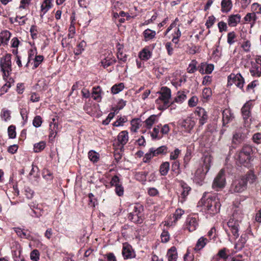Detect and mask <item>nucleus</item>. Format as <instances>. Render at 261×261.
<instances>
[{"label": "nucleus", "instance_id": "1", "mask_svg": "<svg viewBox=\"0 0 261 261\" xmlns=\"http://www.w3.org/2000/svg\"><path fill=\"white\" fill-rule=\"evenodd\" d=\"M219 196L218 194H214L205 198V196L203 195L198 202V205L202 206L203 210L210 215H213L217 214L219 212L221 207Z\"/></svg>", "mask_w": 261, "mask_h": 261}, {"label": "nucleus", "instance_id": "2", "mask_svg": "<svg viewBox=\"0 0 261 261\" xmlns=\"http://www.w3.org/2000/svg\"><path fill=\"white\" fill-rule=\"evenodd\" d=\"M243 213L242 208L237 206L234 208L232 215L227 222V225L234 239L239 236V222L241 221Z\"/></svg>", "mask_w": 261, "mask_h": 261}, {"label": "nucleus", "instance_id": "3", "mask_svg": "<svg viewBox=\"0 0 261 261\" xmlns=\"http://www.w3.org/2000/svg\"><path fill=\"white\" fill-rule=\"evenodd\" d=\"M212 157L208 154L203 155L200 161L199 167L195 173V179L197 182L201 181L205 177L211 167Z\"/></svg>", "mask_w": 261, "mask_h": 261}, {"label": "nucleus", "instance_id": "4", "mask_svg": "<svg viewBox=\"0 0 261 261\" xmlns=\"http://www.w3.org/2000/svg\"><path fill=\"white\" fill-rule=\"evenodd\" d=\"M159 93L160 95L156 99L155 102L159 105V110H164L172 104L170 101L171 97V90L167 87H163Z\"/></svg>", "mask_w": 261, "mask_h": 261}, {"label": "nucleus", "instance_id": "5", "mask_svg": "<svg viewBox=\"0 0 261 261\" xmlns=\"http://www.w3.org/2000/svg\"><path fill=\"white\" fill-rule=\"evenodd\" d=\"M253 152L252 147L249 144H244L242 149L237 155V162L245 167L249 166L251 154Z\"/></svg>", "mask_w": 261, "mask_h": 261}, {"label": "nucleus", "instance_id": "6", "mask_svg": "<svg viewBox=\"0 0 261 261\" xmlns=\"http://www.w3.org/2000/svg\"><path fill=\"white\" fill-rule=\"evenodd\" d=\"M143 207L141 205L136 204L133 206L132 212L128 215V219L133 222L140 224L143 222L142 211Z\"/></svg>", "mask_w": 261, "mask_h": 261}, {"label": "nucleus", "instance_id": "7", "mask_svg": "<svg viewBox=\"0 0 261 261\" xmlns=\"http://www.w3.org/2000/svg\"><path fill=\"white\" fill-rule=\"evenodd\" d=\"M0 65L1 70L3 73L4 78L5 79L6 77H8L10 73L12 71L10 55H7L3 58H1Z\"/></svg>", "mask_w": 261, "mask_h": 261}, {"label": "nucleus", "instance_id": "8", "mask_svg": "<svg viewBox=\"0 0 261 261\" xmlns=\"http://www.w3.org/2000/svg\"><path fill=\"white\" fill-rule=\"evenodd\" d=\"M253 108V105L250 100L247 101L245 102L241 109V115L245 125H249L250 123L249 120L251 119V110Z\"/></svg>", "mask_w": 261, "mask_h": 261}, {"label": "nucleus", "instance_id": "9", "mask_svg": "<svg viewBox=\"0 0 261 261\" xmlns=\"http://www.w3.org/2000/svg\"><path fill=\"white\" fill-rule=\"evenodd\" d=\"M225 171L224 169H221L214 178L212 184V188L216 191H219L223 189L225 186Z\"/></svg>", "mask_w": 261, "mask_h": 261}, {"label": "nucleus", "instance_id": "10", "mask_svg": "<svg viewBox=\"0 0 261 261\" xmlns=\"http://www.w3.org/2000/svg\"><path fill=\"white\" fill-rule=\"evenodd\" d=\"M247 189L246 180L241 177L235 180L232 183L230 187V191L232 193H241Z\"/></svg>", "mask_w": 261, "mask_h": 261}, {"label": "nucleus", "instance_id": "11", "mask_svg": "<svg viewBox=\"0 0 261 261\" xmlns=\"http://www.w3.org/2000/svg\"><path fill=\"white\" fill-rule=\"evenodd\" d=\"M228 85L234 84L240 89H243L244 84V79L240 73L237 74L231 73L227 78Z\"/></svg>", "mask_w": 261, "mask_h": 261}, {"label": "nucleus", "instance_id": "12", "mask_svg": "<svg viewBox=\"0 0 261 261\" xmlns=\"http://www.w3.org/2000/svg\"><path fill=\"white\" fill-rule=\"evenodd\" d=\"M198 226V219L197 216H189L186 221V228L190 232L195 230Z\"/></svg>", "mask_w": 261, "mask_h": 261}, {"label": "nucleus", "instance_id": "13", "mask_svg": "<svg viewBox=\"0 0 261 261\" xmlns=\"http://www.w3.org/2000/svg\"><path fill=\"white\" fill-rule=\"evenodd\" d=\"M234 117L233 114L230 109H226L224 110L222 112L223 125L225 126L227 124L232 121Z\"/></svg>", "mask_w": 261, "mask_h": 261}, {"label": "nucleus", "instance_id": "14", "mask_svg": "<svg viewBox=\"0 0 261 261\" xmlns=\"http://www.w3.org/2000/svg\"><path fill=\"white\" fill-rule=\"evenodd\" d=\"M122 254L125 259L132 258L135 256V254L133 252L132 247L128 245L123 246Z\"/></svg>", "mask_w": 261, "mask_h": 261}, {"label": "nucleus", "instance_id": "15", "mask_svg": "<svg viewBox=\"0 0 261 261\" xmlns=\"http://www.w3.org/2000/svg\"><path fill=\"white\" fill-rule=\"evenodd\" d=\"M196 113L198 116L199 123L202 125L205 123L208 117L205 110L202 108H197Z\"/></svg>", "mask_w": 261, "mask_h": 261}, {"label": "nucleus", "instance_id": "16", "mask_svg": "<svg viewBox=\"0 0 261 261\" xmlns=\"http://www.w3.org/2000/svg\"><path fill=\"white\" fill-rule=\"evenodd\" d=\"M195 124V122L193 119L191 117H188L181 123V126L185 128V130L190 132V130L194 127Z\"/></svg>", "mask_w": 261, "mask_h": 261}, {"label": "nucleus", "instance_id": "17", "mask_svg": "<svg viewBox=\"0 0 261 261\" xmlns=\"http://www.w3.org/2000/svg\"><path fill=\"white\" fill-rule=\"evenodd\" d=\"M249 71L253 77H259L261 76V67L254 62H251Z\"/></svg>", "mask_w": 261, "mask_h": 261}, {"label": "nucleus", "instance_id": "18", "mask_svg": "<svg viewBox=\"0 0 261 261\" xmlns=\"http://www.w3.org/2000/svg\"><path fill=\"white\" fill-rule=\"evenodd\" d=\"M22 248L19 244H16V250L13 251L14 261H24V257L21 255Z\"/></svg>", "mask_w": 261, "mask_h": 261}, {"label": "nucleus", "instance_id": "19", "mask_svg": "<svg viewBox=\"0 0 261 261\" xmlns=\"http://www.w3.org/2000/svg\"><path fill=\"white\" fill-rule=\"evenodd\" d=\"M53 0H44L41 6V12L42 14H40V17L42 18L43 15L52 7V2Z\"/></svg>", "mask_w": 261, "mask_h": 261}, {"label": "nucleus", "instance_id": "20", "mask_svg": "<svg viewBox=\"0 0 261 261\" xmlns=\"http://www.w3.org/2000/svg\"><path fill=\"white\" fill-rule=\"evenodd\" d=\"M244 140L243 134L240 131H236L233 133L231 142L232 144L238 145Z\"/></svg>", "mask_w": 261, "mask_h": 261}, {"label": "nucleus", "instance_id": "21", "mask_svg": "<svg viewBox=\"0 0 261 261\" xmlns=\"http://www.w3.org/2000/svg\"><path fill=\"white\" fill-rule=\"evenodd\" d=\"M11 33L8 31H4L0 33V46L6 45L10 38Z\"/></svg>", "mask_w": 261, "mask_h": 261}, {"label": "nucleus", "instance_id": "22", "mask_svg": "<svg viewBox=\"0 0 261 261\" xmlns=\"http://www.w3.org/2000/svg\"><path fill=\"white\" fill-rule=\"evenodd\" d=\"M56 120V119L55 118H53L52 119V121L49 124L50 134L49 137L50 138H55L57 133L58 125L56 122H55Z\"/></svg>", "mask_w": 261, "mask_h": 261}, {"label": "nucleus", "instance_id": "23", "mask_svg": "<svg viewBox=\"0 0 261 261\" xmlns=\"http://www.w3.org/2000/svg\"><path fill=\"white\" fill-rule=\"evenodd\" d=\"M241 15L240 14L231 15L228 19V24L230 27H235L240 21Z\"/></svg>", "mask_w": 261, "mask_h": 261}, {"label": "nucleus", "instance_id": "24", "mask_svg": "<svg viewBox=\"0 0 261 261\" xmlns=\"http://www.w3.org/2000/svg\"><path fill=\"white\" fill-rule=\"evenodd\" d=\"M118 141L122 146L126 144L128 141V132L126 130L121 132L117 137Z\"/></svg>", "mask_w": 261, "mask_h": 261}, {"label": "nucleus", "instance_id": "25", "mask_svg": "<svg viewBox=\"0 0 261 261\" xmlns=\"http://www.w3.org/2000/svg\"><path fill=\"white\" fill-rule=\"evenodd\" d=\"M221 5V11L223 13L228 12L232 7V4L231 0H222Z\"/></svg>", "mask_w": 261, "mask_h": 261}, {"label": "nucleus", "instance_id": "26", "mask_svg": "<svg viewBox=\"0 0 261 261\" xmlns=\"http://www.w3.org/2000/svg\"><path fill=\"white\" fill-rule=\"evenodd\" d=\"M152 55V53L148 48H144L140 53L139 57L142 60L147 61L149 59Z\"/></svg>", "mask_w": 261, "mask_h": 261}, {"label": "nucleus", "instance_id": "27", "mask_svg": "<svg viewBox=\"0 0 261 261\" xmlns=\"http://www.w3.org/2000/svg\"><path fill=\"white\" fill-rule=\"evenodd\" d=\"M181 186L182 188V192L180 197L182 199V200H181L182 202L185 200L186 197L188 195L189 193L191 190V188L185 182L181 183Z\"/></svg>", "mask_w": 261, "mask_h": 261}, {"label": "nucleus", "instance_id": "28", "mask_svg": "<svg viewBox=\"0 0 261 261\" xmlns=\"http://www.w3.org/2000/svg\"><path fill=\"white\" fill-rule=\"evenodd\" d=\"M167 257L169 261H176L177 257V253L175 247H171L167 252Z\"/></svg>", "mask_w": 261, "mask_h": 261}, {"label": "nucleus", "instance_id": "29", "mask_svg": "<svg viewBox=\"0 0 261 261\" xmlns=\"http://www.w3.org/2000/svg\"><path fill=\"white\" fill-rule=\"evenodd\" d=\"M207 242V239L204 237L200 238L196 243L194 248L195 250L199 251L202 249L205 246Z\"/></svg>", "mask_w": 261, "mask_h": 261}, {"label": "nucleus", "instance_id": "30", "mask_svg": "<svg viewBox=\"0 0 261 261\" xmlns=\"http://www.w3.org/2000/svg\"><path fill=\"white\" fill-rule=\"evenodd\" d=\"M101 89L99 86L94 87L92 89V98L98 101L101 100Z\"/></svg>", "mask_w": 261, "mask_h": 261}, {"label": "nucleus", "instance_id": "31", "mask_svg": "<svg viewBox=\"0 0 261 261\" xmlns=\"http://www.w3.org/2000/svg\"><path fill=\"white\" fill-rule=\"evenodd\" d=\"M244 178L246 180V184L248 181L249 184H252L255 182L256 180V176L254 174V172L252 170H250L245 176L242 177Z\"/></svg>", "mask_w": 261, "mask_h": 261}, {"label": "nucleus", "instance_id": "32", "mask_svg": "<svg viewBox=\"0 0 261 261\" xmlns=\"http://www.w3.org/2000/svg\"><path fill=\"white\" fill-rule=\"evenodd\" d=\"M14 231L18 236L21 238L31 239L32 238L30 233H27V231L22 230L20 228H14Z\"/></svg>", "mask_w": 261, "mask_h": 261}, {"label": "nucleus", "instance_id": "33", "mask_svg": "<svg viewBox=\"0 0 261 261\" xmlns=\"http://www.w3.org/2000/svg\"><path fill=\"white\" fill-rule=\"evenodd\" d=\"M256 19L257 17L255 13H248L244 17L245 21L250 22L251 27H252L254 25Z\"/></svg>", "mask_w": 261, "mask_h": 261}, {"label": "nucleus", "instance_id": "34", "mask_svg": "<svg viewBox=\"0 0 261 261\" xmlns=\"http://www.w3.org/2000/svg\"><path fill=\"white\" fill-rule=\"evenodd\" d=\"M115 62V59L113 58L111 55L101 60V63L103 67L106 68L114 64Z\"/></svg>", "mask_w": 261, "mask_h": 261}, {"label": "nucleus", "instance_id": "35", "mask_svg": "<svg viewBox=\"0 0 261 261\" xmlns=\"http://www.w3.org/2000/svg\"><path fill=\"white\" fill-rule=\"evenodd\" d=\"M156 33L154 31L147 29L143 32V35L145 41L150 40L154 38L155 36Z\"/></svg>", "mask_w": 261, "mask_h": 261}, {"label": "nucleus", "instance_id": "36", "mask_svg": "<svg viewBox=\"0 0 261 261\" xmlns=\"http://www.w3.org/2000/svg\"><path fill=\"white\" fill-rule=\"evenodd\" d=\"M170 164L168 162L163 163L160 167V172L162 175H166L169 170Z\"/></svg>", "mask_w": 261, "mask_h": 261}, {"label": "nucleus", "instance_id": "37", "mask_svg": "<svg viewBox=\"0 0 261 261\" xmlns=\"http://www.w3.org/2000/svg\"><path fill=\"white\" fill-rule=\"evenodd\" d=\"M156 116L155 115H151L149 118H148L144 122L145 127L147 128L150 129L153 124L156 121Z\"/></svg>", "mask_w": 261, "mask_h": 261}, {"label": "nucleus", "instance_id": "38", "mask_svg": "<svg viewBox=\"0 0 261 261\" xmlns=\"http://www.w3.org/2000/svg\"><path fill=\"white\" fill-rule=\"evenodd\" d=\"M167 147L165 146H162L158 148H151V152H154L155 156L161 154H166L167 152Z\"/></svg>", "mask_w": 261, "mask_h": 261}, {"label": "nucleus", "instance_id": "39", "mask_svg": "<svg viewBox=\"0 0 261 261\" xmlns=\"http://www.w3.org/2000/svg\"><path fill=\"white\" fill-rule=\"evenodd\" d=\"M124 88V84L122 83L116 84L111 88V92L114 94H116L123 90Z\"/></svg>", "mask_w": 261, "mask_h": 261}, {"label": "nucleus", "instance_id": "40", "mask_svg": "<svg viewBox=\"0 0 261 261\" xmlns=\"http://www.w3.org/2000/svg\"><path fill=\"white\" fill-rule=\"evenodd\" d=\"M46 143L44 141H41L34 145V150L35 152H39L45 147Z\"/></svg>", "mask_w": 261, "mask_h": 261}, {"label": "nucleus", "instance_id": "41", "mask_svg": "<svg viewBox=\"0 0 261 261\" xmlns=\"http://www.w3.org/2000/svg\"><path fill=\"white\" fill-rule=\"evenodd\" d=\"M147 172L145 171H141L137 172L135 174L136 179L141 181H145L146 180V176Z\"/></svg>", "mask_w": 261, "mask_h": 261}, {"label": "nucleus", "instance_id": "42", "mask_svg": "<svg viewBox=\"0 0 261 261\" xmlns=\"http://www.w3.org/2000/svg\"><path fill=\"white\" fill-rule=\"evenodd\" d=\"M88 157L90 160L93 162H97L99 159L98 154L93 150H90L88 152Z\"/></svg>", "mask_w": 261, "mask_h": 261}, {"label": "nucleus", "instance_id": "43", "mask_svg": "<svg viewBox=\"0 0 261 261\" xmlns=\"http://www.w3.org/2000/svg\"><path fill=\"white\" fill-rule=\"evenodd\" d=\"M186 99V94L182 92L178 91L177 94V96L174 99V101L176 102L181 103Z\"/></svg>", "mask_w": 261, "mask_h": 261}, {"label": "nucleus", "instance_id": "44", "mask_svg": "<svg viewBox=\"0 0 261 261\" xmlns=\"http://www.w3.org/2000/svg\"><path fill=\"white\" fill-rule=\"evenodd\" d=\"M227 251H228V250L226 248H224L220 250L217 255L221 259H223L225 261L226 259H227L228 256V255L226 252Z\"/></svg>", "mask_w": 261, "mask_h": 261}, {"label": "nucleus", "instance_id": "45", "mask_svg": "<svg viewBox=\"0 0 261 261\" xmlns=\"http://www.w3.org/2000/svg\"><path fill=\"white\" fill-rule=\"evenodd\" d=\"M154 156H155L154 152H151V148H150L148 152L146 153L144 158H143V162L144 163H148L150 161V160Z\"/></svg>", "mask_w": 261, "mask_h": 261}, {"label": "nucleus", "instance_id": "46", "mask_svg": "<svg viewBox=\"0 0 261 261\" xmlns=\"http://www.w3.org/2000/svg\"><path fill=\"white\" fill-rule=\"evenodd\" d=\"M179 165V163L177 161L174 162L172 165L171 171L176 175L180 173Z\"/></svg>", "mask_w": 261, "mask_h": 261}, {"label": "nucleus", "instance_id": "47", "mask_svg": "<svg viewBox=\"0 0 261 261\" xmlns=\"http://www.w3.org/2000/svg\"><path fill=\"white\" fill-rule=\"evenodd\" d=\"M1 117L2 118L5 120L7 121L8 120L10 119V112L6 109H3L2 110L1 112Z\"/></svg>", "mask_w": 261, "mask_h": 261}, {"label": "nucleus", "instance_id": "48", "mask_svg": "<svg viewBox=\"0 0 261 261\" xmlns=\"http://www.w3.org/2000/svg\"><path fill=\"white\" fill-rule=\"evenodd\" d=\"M196 64L197 62L195 60L192 61L187 68V71L189 73H192L196 70Z\"/></svg>", "mask_w": 261, "mask_h": 261}, {"label": "nucleus", "instance_id": "49", "mask_svg": "<svg viewBox=\"0 0 261 261\" xmlns=\"http://www.w3.org/2000/svg\"><path fill=\"white\" fill-rule=\"evenodd\" d=\"M8 133L10 138H15L16 135L15 127L13 125L10 126L8 128Z\"/></svg>", "mask_w": 261, "mask_h": 261}, {"label": "nucleus", "instance_id": "50", "mask_svg": "<svg viewBox=\"0 0 261 261\" xmlns=\"http://www.w3.org/2000/svg\"><path fill=\"white\" fill-rule=\"evenodd\" d=\"M44 59V57L42 55L36 56L34 59V68H37L39 65L41 63Z\"/></svg>", "mask_w": 261, "mask_h": 261}, {"label": "nucleus", "instance_id": "51", "mask_svg": "<svg viewBox=\"0 0 261 261\" xmlns=\"http://www.w3.org/2000/svg\"><path fill=\"white\" fill-rule=\"evenodd\" d=\"M30 258L32 261H38L39 259V252L38 250H33L30 254Z\"/></svg>", "mask_w": 261, "mask_h": 261}, {"label": "nucleus", "instance_id": "52", "mask_svg": "<svg viewBox=\"0 0 261 261\" xmlns=\"http://www.w3.org/2000/svg\"><path fill=\"white\" fill-rule=\"evenodd\" d=\"M74 22H71V24L69 28V33H68V37L70 38H73L74 36V34L75 33V28L74 27Z\"/></svg>", "mask_w": 261, "mask_h": 261}, {"label": "nucleus", "instance_id": "53", "mask_svg": "<svg viewBox=\"0 0 261 261\" xmlns=\"http://www.w3.org/2000/svg\"><path fill=\"white\" fill-rule=\"evenodd\" d=\"M202 97L205 99H208L212 95V90L210 88H205L202 93Z\"/></svg>", "mask_w": 261, "mask_h": 261}, {"label": "nucleus", "instance_id": "54", "mask_svg": "<svg viewBox=\"0 0 261 261\" xmlns=\"http://www.w3.org/2000/svg\"><path fill=\"white\" fill-rule=\"evenodd\" d=\"M236 35L234 32H231L227 34V42L229 44H232L234 42Z\"/></svg>", "mask_w": 261, "mask_h": 261}, {"label": "nucleus", "instance_id": "55", "mask_svg": "<svg viewBox=\"0 0 261 261\" xmlns=\"http://www.w3.org/2000/svg\"><path fill=\"white\" fill-rule=\"evenodd\" d=\"M253 142L257 144H261V132L255 133L252 138Z\"/></svg>", "mask_w": 261, "mask_h": 261}, {"label": "nucleus", "instance_id": "56", "mask_svg": "<svg viewBox=\"0 0 261 261\" xmlns=\"http://www.w3.org/2000/svg\"><path fill=\"white\" fill-rule=\"evenodd\" d=\"M42 123V119L41 116H36L34 118V120L33 121V125L36 127H38L41 126V124Z\"/></svg>", "mask_w": 261, "mask_h": 261}, {"label": "nucleus", "instance_id": "57", "mask_svg": "<svg viewBox=\"0 0 261 261\" xmlns=\"http://www.w3.org/2000/svg\"><path fill=\"white\" fill-rule=\"evenodd\" d=\"M252 11H253V13H255L257 14L261 13V6L257 3H254L251 6Z\"/></svg>", "mask_w": 261, "mask_h": 261}, {"label": "nucleus", "instance_id": "58", "mask_svg": "<svg viewBox=\"0 0 261 261\" xmlns=\"http://www.w3.org/2000/svg\"><path fill=\"white\" fill-rule=\"evenodd\" d=\"M117 58L118 59L122 61V62H125L126 61V55L123 54L120 48H119L117 52Z\"/></svg>", "mask_w": 261, "mask_h": 261}, {"label": "nucleus", "instance_id": "59", "mask_svg": "<svg viewBox=\"0 0 261 261\" xmlns=\"http://www.w3.org/2000/svg\"><path fill=\"white\" fill-rule=\"evenodd\" d=\"M161 237L162 242L163 243H167V242H168V241L169 240V238H170L169 234L168 232L167 231H165V230H164L162 232V233L161 235Z\"/></svg>", "mask_w": 261, "mask_h": 261}, {"label": "nucleus", "instance_id": "60", "mask_svg": "<svg viewBox=\"0 0 261 261\" xmlns=\"http://www.w3.org/2000/svg\"><path fill=\"white\" fill-rule=\"evenodd\" d=\"M180 153V150L176 148L174 151L171 152L170 155V159L172 160H175L177 159L179 156V154Z\"/></svg>", "mask_w": 261, "mask_h": 261}, {"label": "nucleus", "instance_id": "61", "mask_svg": "<svg viewBox=\"0 0 261 261\" xmlns=\"http://www.w3.org/2000/svg\"><path fill=\"white\" fill-rule=\"evenodd\" d=\"M216 18L214 16H211L208 17V19L207 20L205 25L207 28H210L215 23Z\"/></svg>", "mask_w": 261, "mask_h": 261}, {"label": "nucleus", "instance_id": "62", "mask_svg": "<svg viewBox=\"0 0 261 261\" xmlns=\"http://www.w3.org/2000/svg\"><path fill=\"white\" fill-rule=\"evenodd\" d=\"M127 119L125 117H120L113 123L115 126H119L122 125L124 122L126 121Z\"/></svg>", "mask_w": 261, "mask_h": 261}, {"label": "nucleus", "instance_id": "63", "mask_svg": "<svg viewBox=\"0 0 261 261\" xmlns=\"http://www.w3.org/2000/svg\"><path fill=\"white\" fill-rule=\"evenodd\" d=\"M120 179L117 175H114L111 179L110 185L111 186H116L120 185Z\"/></svg>", "mask_w": 261, "mask_h": 261}, {"label": "nucleus", "instance_id": "64", "mask_svg": "<svg viewBox=\"0 0 261 261\" xmlns=\"http://www.w3.org/2000/svg\"><path fill=\"white\" fill-rule=\"evenodd\" d=\"M115 192L119 196L123 195L124 189L121 184L115 186Z\"/></svg>", "mask_w": 261, "mask_h": 261}]
</instances>
